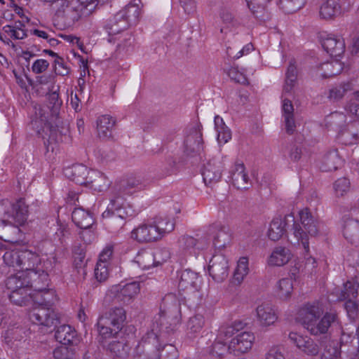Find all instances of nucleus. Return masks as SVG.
Wrapping results in <instances>:
<instances>
[{"instance_id": "f257e3e1", "label": "nucleus", "mask_w": 359, "mask_h": 359, "mask_svg": "<svg viewBox=\"0 0 359 359\" xmlns=\"http://www.w3.org/2000/svg\"><path fill=\"white\" fill-rule=\"evenodd\" d=\"M180 320V302L174 294L169 293L162 299L160 313L154 318L151 330L142 337L136 347L140 359H177V348L172 344L161 348L160 339L174 334Z\"/></svg>"}, {"instance_id": "f03ea898", "label": "nucleus", "mask_w": 359, "mask_h": 359, "mask_svg": "<svg viewBox=\"0 0 359 359\" xmlns=\"http://www.w3.org/2000/svg\"><path fill=\"white\" fill-rule=\"evenodd\" d=\"M95 9L93 0H59L52 7L56 20L68 25L89 16Z\"/></svg>"}, {"instance_id": "7ed1b4c3", "label": "nucleus", "mask_w": 359, "mask_h": 359, "mask_svg": "<svg viewBox=\"0 0 359 359\" xmlns=\"http://www.w3.org/2000/svg\"><path fill=\"white\" fill-rule=\"evenodd\" d=\"M33 296L34 301L37 306L33 308L29 313L30 320L36 325L48 327L56 326L59 319L52 308L55 292L46 289L43 292H36Z\"/></svg>"}, {"instance_id": "20e7f679", "label": "nucleus", "mask_w": 359, "mask_h": 359, "mask_svg": "<svg viewBox=\"0 0 359 359\" xmlns=\"http://www.w3.org/2000/svg\"><path fill=\"white\" fill-rule=\"evenodd\" d=\"M301 224L294 223L293 234L299 243H302L305 252H309V236H316L318 233L319 224L318 219L312 215L309 208L299 212Z\"/></svg>"}, {"instance_id": "39448f33", "label": "nucleus", "mask_w": 359, "mask_h": 359, "mask_svg": "<svg viewBox=\"0 0 359 359\" xmlns=\"http://www.w3.org/2000/svg\"><path fill=\"white\" fill-rule=\"evenodd\" d=\"M142 6L140 0H133L123 9L116 13L110 20L111 32L116 33L136 25L140 19Z\"/></svg>"}, {"instance_id": "423d86ee", "label": "nucleus", "mask_w": 359, "mask_h": 359, "mask_svg": "<svg viewBox=\"0 0 359 359\" xmlns=\"http://www.w3.org/2000/svg\"><path fill=\"white\" fill-rule=\"evenodd\" d=\"M28 216V206L22 199L15 203L8 200L0 201V225L6 223H15L23 225Z\"/></svg>"}, {"instance_id": "0eeeda50", "label": "nucleus", "mask_w": 359, "mask_h": 359, "mask_svg": "<svg viewBox=\"0 0 359 359\" xmlns=\"http://www.w3.org/2000/svg\"><path fill=\"white\" fill-rule=\"evenodd\" d=\"M184 146V152L188 156H194L203 151V141L199 124L196 123L188 129Z\"/></svg>"}, {"instance_id": "6e6552de", "label": "nucleus", "mask_w": 359, "mask_h": 359, "mask_svg": "<svg viewBox=\"0 0 359 359\" xmlns=\"http://www.w3.org/2000/svg\"><path fill=\"white\" fill-rule=\"evenodd\" d=\"M341 325L337 312L334 309H330L324 313L315 327L311 328V334L318 335L334 330L341 332Z\"/></svg>"}, {"instance_id": "1a4fd4ad", "label": "nucleus", "mask_w": 359, "mask_h": 359, "mask_svg": "<svg viewBox=\"0 0 359 359\" xmlns=\"http://www.w3.org/2000/svg\"><path fill=\"white\" fill-rule=\"evenodd\" d=\"M323 313V309L318 302L306 304L298 312V318L311 334V328L315 327L317 320Z\"/></svg>"}, {"instance_id": "9d476101", "label": "nucleus", "mask_w": 359, "mask_h": 359, "mask_svg": "<svg viewBox=\"0 0 359 359\" xmlns=\"http://www.w3.org/2000/svg\"><path fill=\"white\" fill-rule=\"evenodd\" d=\"M140 290V283L132 282L123 286L120 285H114L111 287L109 292L118 302L128 304L136 297Z\"/></svg>"}, {"instance_id": "9b49d317", "label": "nucleus", "mask_w": 359, "mask_h": 359, "mask_svg": "<svg viewBox=\"0 0 359 359\" xmlns=\"http://www.w3.org/2000/svg\"><path fill=\"white\" fill-rule=\"evenodd\" d=\"M109 31L107 32L104 33V36L100 38L97 37V35H101L99 33H94L90 38H93L91 40L92 42L98 43L100 44L104 43H117V45H122L127 43H130V40L132 39V34L129 32H126V30H121L117 32L116 33H114L111 29V20L108 25Z\"/></svg>"}, {"instance_id": "f8f14e48", "label": "nucleus", "mask_w": 359, "mask_h": 359, "mask_svg": "<svg viewBox=\"0 0 359 359\" xmlns=\"http://www.w3.org/2000/svg\"><path fill=\"white\" fill-rule=\"evenodd\" d=\"M208 271L212 278L217 282H222L229 275V264L223 255H214L210 259Z\"/></svg>"}, {"instance_id": "ddd939ff", "label": "nucleus", "mask_w": 359, "mask_h": 359, "mask_svg": "<svg viewBox=\"0 0 359 359\" xmlns=\"http://www.w3.org/2000/svg\"><path fill=\"white\" fill-rule=\"evenodd\" d=\"M223 169L224 163L222 161L216 158L210 160L202 169V175L205 184L211 185L219 182Z\"/></svg>"}, {"instance_id": "4468645a", "label": "nucleus", "mask_w": 359, "mask_h": 359, "mask_svg": "<svg viewBox=\"0 0 359 359\" xmlns=\"http://www.w3.org/2000/svg\"><path fill=\"white\" fill-rule=\"evenodd\" d=\"M288 338L294 345L308 355L315 356L320 352L318 344L307 336L292 332L289 334Z\"/></svg>"}, {"instance_id": "2eb2a0df", "label": "nucleus", "mask_w": 359, "mask_h": 359, "mask_svg": "<svg viewBox=\"0 0 359 359\" xmlns=\"http://www.w3.org/2000/svg\"><path fill=\"white\" fill-rule=\"evenodd\" d=\"M131 238L140 243H151L160 240L153 224H142L131 231Z\"/></svg>"}, {"instance_id": "dca6fc26", "label": "nucleus", "mask_w": 359, "mask_h": 359, "mask_svg": "<svg viewBox=\"0 0 359 359\" xmlns=\"http://www.w3.org/2000/svg\"><path fill=\"white\" fill-rule=\"evenodd\" d=\"M98 318L120 331L126 320V312L122 307L116 306L104 312Z\"/></svg>"}, {"instance_id": "f3484780", "label": "nucleus", "mask_w": 359, "mask_h": 359, "mask_svg": "<svg viewBox=\"0 0 359 359\" xmlns=\"http://www.w3.org/2000/svg\"><path fill=\"white\" fill-rule=\"evenodd\" d=\"M255 336L252 333L243 332L231 341L229 348L232 349L234 353H244L252 348Z\"/></svg>"}, {"instance_id": "a211bd4d", "label": "nucleus", "mask_w": 359, "mask_h": 359, "mask_svg": "<svg viewBox=\"0 0 359 359\" xmlns=\"http://www.w3.org/2000/svg\"><path fill=\"white\" fill-rule=\"evenodd\" d=\"M233 185L238 189H247L250 185V178L243 163H235L230 171Z\"/></svg>"}, {"instance_id": "6ab92c4d", "label": "nucleus", "mask_w": 359, "mask_h": 359, "mask_svg": "<svg viewBox=\"0 0 359 359\" xmlns=\"http://www.w3.org/2000/svg\"><path fill=\"white\" fill-rule=\"evenodd\" d=\"M165 254V258L163 259L161 262L156 260V257H158L159 252L156 254L152 253L150 251L142 250L138 252L137 256L135 257L134 262L142 269H148L154 266H158L162 262L169 258V254L168 251H164Z\"/></svg>"}, {"instance_id": "aec40b11", "label": "nucleus", "mask_w": 359, "mask_h": 359, "mask_svg": "<svg viewBox=\"0 0 359 359\" xmlns=\"http://www.w3.org/2000/svg\"><path fill=\"white\" fill-rule=\"evenodd\" d=\"M200 283L201 280L198 273L190 269H186L181 273L178 287L180 290L196 292L199 290Z\"/></svg>"}, {"instance_id": "412c9836", "label": "nucleus", "mask_w": 359, "mask_h": 359, "mask_svg": "<svg viewBox=\"0 0 359 359\" xmlns=\"http://www.w3.org/2000/svg\"><path fill=\"white\" fill-rule=\"evenodd\" d=\"M104 348L118 359H126L130 351V346L125 338L114 339Z\"/></svg>"}, {"instance_id": "4be33fe9", "label": "nucleus", "mask_w": 359, "mask_h": 359, "mask_svg": "<svg viewBox=\"0 0 359 359\" xmlns=\"http://www.w3.org/2000/svg\"><path fill=\"white\" fill-rule=\"evenodd\" d=\"M210 231L213 234V245L215 248H224L231 240L229 228L221 224H213Z\"/></svg>"}, {"instance_id": "5701e85b", "label": "nucleus", "mask_w": 359, "mask_h": 359, "mask_svg": "<svg viewBox=\"0 0 359 359\" xmlns=\"http://www.w3.org/2000/svg\"><path fill=\"white\" fill-rule=\"evenodd\" d=\"M91 170L82 164H78L66 168L65 175L76 184L86 185Z\"/></svg>"}, {"instance_id": "b1692460", "label": "nucleus", "mask_w": 359, "mask_h": 359, "mask_svg": "<svg viewBox=\"0 0 359 359\" xmlns=\"http://www.w3.org/2000/svg\"><path fill=\"white\" fill-rule=\"evenodd\" d=\"M180 248L186 255L196 256L207 247L206 243H203L193 236H184L180 240Z\"/></svg>"}, {"instance_id": "393cba45", "label": "nucleus", "mask_w": 359, "mask_h": 359, "mask_svg": "<svg viewBox=\"0 0 359 359\" xmlns=\"http://www.w3.org/2000/svg\"><path fill=\"white\" fill-rule=\"evenodd\" d=\"M110 182L102 172L93 170L88 176V180L85 186L95 191L101 192L107 190Z\"/></svg>"}, {"instance_id": "a878e982", "label": "nucleus", "mask_w": 359, "mask_h": 359, "mask_svg": "<svg viewBox=\"0 0 359 359\" xmlns=\"http://www.w3.org/2000/svg\"><path fill=\"white\" fill-rule=\"evenodd\" d=\"M288 218L294 220V217L291 215L285 216L284 218L280 217H275L270 223L269 229L267 232L270 240L277 241L282 238L285 233L286 221Z\"/></svg>"}, {"instance_id": "bb28decb", "label": "nucleus", "mask_w": 359, "mask_h": 359, "mask_svg": "<svg viewBox=\"0 0 359 359\" xmlns=\"http://www.w3.org/2000/svg\"><path fill=\"white\" fill-rule=\"evenodd\" d=\"M55 126L50 128V139L55 142H62L68 140L69 134V126L67 121L64 122L62 117L55 118Z\"/></svg>"}, {"instance_id": "cd10ccee", "label": "nucleus", "mask_w": 359, "mask_h": 359, "mask_svg": "<svg viewBox=\"0 0 359 359\" xmlns=\"http://www.w3.org/2000/svg\"><path fill=\"white\" fill-rule=\"evenodd\" d=\"M97 332L99 333L98 342L103 347H106V345L109 343L107 341L109 339H117L119 330H117L115 327H111V325L102 321L98 318L96 324Z\"/></svg>"}, {"instance_id": "c85d7f7f", "label": "nucleus", "mask_w": 359, "mask_h": 359, "mask_svg": "<svg viewBox=\"0 0 359 359\" xmlns=\"http://www.w3.org/2000/svg\"><path fill=\"white\" fill-rule=\"evenodd\" d=\"M320 16L325 20H332L341 13L340 0H325L320 7Z\"/></svg>"}, {"instance_id": "c756f323", "label": "nucleus", "mask_w": 359, "mask_h": 359, "mask_svg": "<svg viewBox=\"0 0 359 359\" xmlns=\"http://www.w3.org/2000/svg\"><path fill=\"white\" fill-rule=\"evenodd\" d=\"M145 187L141 180L135 177H128L121 180L115 187L116 190L123 194H131L135 191Z\"/></svg>"}, {"instance_id": "7c9ffc66", "label": "nucleus", "mask_w": 359, "mask_h": 359, "mask_svg": "<svg viewBox=\"0 0 359 359\" xmlns=\"http://www.w3.org/2000/svg\"><path fill=\"white\" fill-rule=\"evenodd\" d=\"M115 123L116 121L113 117L109 115L100 116L97 121V130L99 137L102 140L111 138Z\"/></svg>"}, {"instance_id": "2f4dec72", "label": "nucleus", "mask_w": 359, "mask_h": 359, "mask_svg": "<svg viewBox=\"0 0 359 359\" xmlns=\"http://www.w3.org/2000/svg\"><path fill=\"white\" fill-rule=\"evenodd\" d=\"M27 280H29V287L36 292H43L48 287V274L42 271L38 274L35 271L27 273Z\"/></svg>"}, {"instance_id": "473e14b6", "label": "nucleus", "mask_w": 359, "mask_h": 359, "mask_svg": "<svg viewBox=\"0 0 359 359\" xmlns=\"http://www.w3.org/2000/svg\"><path fill=\"white\" fill-rule=\"evenodd\" d=\"M256 312L258 320L263 326L273 325L278 318L274 309L268 304H262L258 306Z\"/></svg>"}, {"instance_id": "72a5a7b5", "label": "nucleus", "mask_w": 359, "mask_h": 359, "mask_svg": "<svg viewBox=\"0 0 359 359\" xmlns=\"http://www.w3.org/2000/svg\"><path fill=\"white\" fill-rule=\"evenodd\" d=\"M73 222L80 229H89L94 223V219L89 211L83 208H75L72 213Z\"/></svg>"}, {"instance_id": "f704fd0d", "label": "nucleus", "mask_w": 359, "mask_h": 359, "mask_svg": "<svg viewBox=\"0 0 359 359\" xmlns=\"http://www.w3.org/2000/svg\"><path fill=\"white\" fill-rule=\"evenodd\" d=\"M292 254L289 249L285 247H276L269 257V264L271 266H283L291 259Z\"/></svg>"}, {"instance_id": "c9c22d12", "label": "nucleus", "mask_w": 359, "mask_h": 359, "mask_svg": "<svg viewBox=\"0 0 359 359\" xmlns=\"http://www.w3.org/2000/svg\"><path fill=\"white\" fill-rule=\"evenodd\" d=\"M76 331L69 325H62L58 327L55 331V339L63 345H71L74 343Z\"/></svg>"}, {"instance_id": "e433bc0d", "label": "nucleus", "mask_w": 359, "mask_h": 359, "mask_svg": "<svg viewBox=\"0 0 359 359\" xmlns=\"http://www.w3.org/2000/svg\"><path fill=\"white\" fill-rule=\"evenodd\" d=\"M40 262L39 256L29 250L20 251V271L31 272Z\"/></svg>"}, {"instance_id": "4c0bfd02", "label": "nucleus", "mask_w": 359, "mask_h": 359, "mask_svg": "<svg viewBox=\"0 0 359 359\" xmlns=\"http://www.w3.org/2000/svg\"><path fill=\"white\" fill-rule=\"evenodd\" d=\"M6 286L11 291L19 290L20 288L27 289L29 285V280H27V274L24 272L17 271L15 274H12L6 280Z\"/></svg>"}, {"instance_id": "58836bf2", "label": "nucleus", "mask_w": 359, "mask_h": 359, "mask_svg": "<svg viewBox=\"0 0 359 359\" xmlns=\"http://www.w3.org/2000/svg\"><path fill=\"white\" fill-rule=\"evenodd\" d=\"M338 138L345 145L359 143V122L352 124L348 129L340 132Z\"/></svg>"}, {"instance_id": "ea45409f", "label": "nucleus", "mask_w": 359, "mask_h": 359, "mask_svg": "<svg viewBox=\"0 0 359 359\" xmlns=\"http://www.w3.org/2000/svg\"><path fill=\"white\" fill-rule=\"evenodd\" d=\"M20 225L15 223H6L0 225V238L5 242L14 243L18 242L20 233Z\"/></svg>"}, {"instance_id": "a19ab883", "label": "nucleus", "mask_w": 359, "mask_h": 359, "mask_svg": "<svg viewBox=\"0 0 359 359\" xmlns=\"http://www.w3.org/2000/svg\"><path fill=\"white\" fill-rule=\"evenodd\" d=\"M343 234L351 243L359 241V221L352 218L346 219L344 224Z\"/></svg>"}, {"instance_id": "79ce46f5", "label": "nucleus", "mask_w": 359, "mask_h": 359, "mask_svg": "<svg viewBox=\"0 0 359 359\" xmlns=\"http://www.w3.org/2000/svg\"><path fill=\"white\" fill-rule=\"evenodd\" d=\"M283 113L285 118L286 132L291 135L294 133L296 126L294 119V107L289 99H284L283 101Z\"/></svg>"}, {"instance_id": "37998d69", "label": "nucleus", "mask_w": 359, "mask_h": 359, "mask_svg": "<svg viewBox=\"0 0 359 359\" xmlns=\"http://www.w3.org/2000/svg\"><path fill=\"white\" fill-rule=\"evenodd\" d=\"M352 280H347L344 284V289L341 290L339 299L341 301L355 299L358 296V288L359 286V277L354 276L352 277Z\"/></svg>"}, {"instance_id": "c03bdc74", "label": "nucleus", "mask_w": 359, "mask_h": 359, "mask_svg": "<svg viewBox=\"0 0 359 359\" xmlns=\"http://www.w3.org/2000/svg\"><path fill=\"white\" fill-rule=\"evenodd\" d=\"M48 107L50 111L52 118L58 119L61 118V107L62 101L60 98L57 90H53L47 94Z\"/></svg>"}, {"instance_id": "a18cd8bd", "label": "nucleus", "mask_w": 359, "mask_h": 359, "mask_svg": "<svg viewBox=\"0 0 359 359\" xmlns=\"http://www.w3.org/2000/svg\"><path fill=\"white\" fill-rule=\"evenodd\" d=\"M154 226L159 233V238L161 239L166 233L174 230V222L167 216H157L152 222Z\"/></svg>"}, {"instance_id": "49530a36", "label": "nucleus", "mask_w": 359, "mask_h": 359, "mask_svg": "<svg viewBox=\"0 0 359 359\" xmlns=\"http://www.w3.org/2000/svg\"><path fill=\"white\" fill-rule=\"evenodd\" d=\"M341 165V160L337 151L328 152L325 155L320 169L324 172H332Z\"/></svg>"}, {"instance_id": "de8ad7c7", "label": "nucleus", "mask_w": 359, "mask_h": 359, "mask_svg": "<svg viewBox=\"0 0 359 359\" xmlns=\"http://www.w3.org/2000/svg\"><path fill=\"white\" fill-rule=\"evenodd\" d=\"M205 325V318L201 314L191 317L187 323V335L189 338H195Z\"/></svg>"}, {"instance_id": "09e8293b", "label": "nucleus", "mask_w": 359, "mask_h": 359, "mask_svg": "<svg viewBox=\"0 0 359 359\" xmlns=\"http://www.w3.org/2000/svg\"><path fill=\"white\" fill-rule=\"evenodd\" d=\"M70 233L67 224L57 222V228L50 236V240L56 246H65Z\"/></svg>"}, {"instance_id": "8fccbe9b", "label": "nucleus", "mask_w": 359, "mask_h": 359, "mask_svg": "<svg viewBox=\"0 0 359 359\" xmlns=\"http://www.w3.org/2000/svg\"><path fill=\"white\" fill-rule=\"evenodd\" d=\"M295 63L294 59L290 60L285 74V81L283 86V92L285 93H291L297 83V70Z\"/></svg>"}, {"instance_id": "3c124183", "label": "nucleus", "mask_w": 359, "mask_h": 359, "mask_svg": "<svg viewBox=\"0 0 359 359\" xmlns=\"http://www.w3.org/2000/svg\"><path fill=\"white\" fill-rule=\"evenodd\" d=\"M123 195L124 194L118 192L116 190V192L110 198V203L109 204L107 209L102 213V217H109L110 216V213H112L113 212H124L123 205L125 199L123 198Z\"/></svg>"}, {"instance_id": "603ef678", "label": "nucleus", "mask_w": 359, "mask_h": 359, "mask_svg": "<svg viewBox=\"0 0 359 359\" xmlns=\"http://www.w3.org/2000/svg\"><path fill=\"white\" fill-rule=\"evenodd\" d=\"M318 42L321 45L341 44L345 45V39L338 34L330 33L326 31H320L316 34Z\"/></svg>"}, {"instance_id": "864d4df0", "label": "nucleus", "mask_w": 359, "mask_h": 359, "mask_svg": "<svg viewBox=\"0 0 359 359\" xmlns=\"http://www.w3.org/2000/svg\"><path fill=\"white\" fill-rule=\"evenodd\" d=\"M353 89L351 81L343 82L338 86L332 88L329 90L327 97L332 101H338L344 97L345 94Z\"/></svg>"}, {"instance_id": "5fc2aeb1", "label": "nucleus", "mask_w": 359, "mask_h": 359, "mask_svg": "<svg viewBox=\"0 0 359 359\" xmlns=\"http://www.w3.org/2000/svg\"><path fill=\"white\" fill-rule=\"evenodd\" d=\"M124 213L125 214L123 215L121 214L118 211L117 212H113L112 213H110V216L102 217L107 219V223L111 230L117 231L122 229L126 224V219L128 217V213Z\"/></svg>"}, {"instance_id": "6e6d98bb", "label": "nucleus", "mask_w": 359, "mask_h": 359, "mask_svg": "<svg viewBox=\"0 0 359 359\" xmlns=\"http://www.w3.org/2000/svg\"><path fill=\"white\" fill-rule=\"evenodd\" d=\"M215 125L217 132V140L220 143H226L231 138V130L225 126L219 116L215 117Z\"/></svg>"}, {"instance_id": "4d7b16f0", "label": "nucleus", "mask_w": 359, "mask_h": 359, "mask_svg": "<svg viewBox=\"0 0 359 359\" xmlns=\"http://www.w3.org/2000/svg\"><path fill=\"white\" fill-rule=\"evenodd\" d=\"M321 359H341V345L336 341H329L325 346Z\"/></svg>"}, {"instance_id": "13d9d810", "label": "nucleus", "mask_w": 359, "mask_h": 359, "mask_svg": "<svg viewBox=\"0 0 359 359\" xmlns=\"http://www.w3.org/2000/svg\"><path fill=\"white\" fill-rule=\"evenodd\" d=\"M305 0H279L278 7L285 13H292L302 8Z\"/></svg>"}, {"instance_id": "bf43d9fd", "label": "nucleus", "mask_w": 359, "mask_h": 359, "mask_svg": "<svg viewBox=\"0 0 359 359\" xmlns=\"http://www.w3.org/2000/svg\"><path fill=\"white\" fill-rule=\"evenodd\" d=\"M3 259L7 266L13 267L14 271H20V251L11 250L5 252Z\"/></svg>"}, {"instance_id": "052dcab7", "label": "nucleus", "mask_w": 359, "mask_h": 359, "mask_svg": "<svg viewBox=\"0 0 359 359\" xmlns=\"http://www.w3.org/2000/svg\"><path fill=\"white\" fill-rule=\"evenodd\" d=\"M220 18L222 22L220 27L222 33H226L228 30L232 31L238 25V21L233 18L232 14L228 11H222L220 13Z\"/></svg>"}, {"instance_id": "680f3d73", "label": "nucleus", "mask_w": 359, "mask_h": 359, "mask_svg": "<svg viewBox=\"0 0 359 359\" xmlns=\"http://www.w3.org/2000/svg\"><path fill=\"white\" fill-rule=\"evenodd\" d=\"M10 300L15 304L18 306L26 305L30 299V294L28 290L25 288H20L19 290L11 291L9 294Z\"/></svg>"}, {"instance_id": "e2e57ef3", "label": "nucleus", "mask_w": 359, "mask_h": 359, "mask_svg": "<svg viewBox=\"0 0 359 359\" xmlns=\"http://www.w3.org/2000/svg\"><path fill=\"white\" fill-rule=\"evenodd\" d=\"M323 73L321 76L325 79L331 78L341 73L343 65L339 61L327 62L323 65Z\"/></svg>"}, {"instance_id": "0e129e2a", "label": "nucleus", "mask_w": 359, "mask_h": 359, "mask_svg": "<svg viewBox=\"0 0 359 359\" xmlns=\"http://www.w3.org/2000/svg\"><path fill=\"white\" fill-rule=\"evenodd\" d=\"M22 27H24V25L20 22H19V25H15V26H4V31L9 39H22L27 36Z\"/></svg>"}, {"instance_id": "69168bd1", "label": "nucleus", "mask_w": 359, "mask_h": 359, "mask_svg": "<svg viewBox=\"0 0 359 359\" xmlns=\"http://www.w3.org/2000/svg\"><path fill=\"white\" fill-rule=\"evenodd\" d=\"M72 253L74 266L78 270L83 269L87 262L84 248L81 245H75L73 248Z\"/></svg>"}, {"instance_id": "338daca9", "label": "nucleus", "mask_w": 359, "mask_h": 359, "mask_svg": "<svg viewBox=\"0 0 359 359\" xmlns=\"http://www.w3.org/2000/svg\"><path fill=\"white\" fill-rule=\"evenodd\" d=\"M278 295L281 299H286L290 296L293 290L292 280L289 278H283L280 280L277 285Z\"/></svg>"}, {"instance_id": "774afa93", "label": "nucleus", "mask_w": 359, "mask_h": 359, "mask_svg": "<svg viewBox=\"0 0 359 359\" xmlns=\"http://www.w3.org/2000/svg\"><path fill=\"white\" fill-rule=\"evenodd\" d=\"M226 352L231 353L233 351L232 349L229 348V346H226L223 339H219V337H217L214 344L212 346L210 353L213 355H217L219 358H222Z\"/></svg>"}]
</instances>
